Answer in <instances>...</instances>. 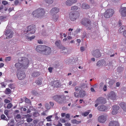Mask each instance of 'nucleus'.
Here are the masks:
<instances>
[{
	"mask_svg": "<svg viewBox=\"0 0 126 126\" xmlns=\"http://www.w3.org/2000/svg\"><path fill=\"white\" fill-rule=\"evenodd\" d=\"M11 60V57H8L6 58L5 61H10Z\"/></svg>",
	"mask_w": 126,
	"mask_h": 126,
	"instance_id": "obj_51",
	"label": "nucleus"
},
{
	"mask_svg": "<svg viewBox=\"0 0 126 126\" xmlns=\"http://www.w3.org/2000/svg\"><path fill=\"white\" fill-rule=\"evenodd\" d=\"M120 106L123 110L126 111V104L124 103H122L120 104Z\"/></svg>",
	"mask_w": 126,
	"mask_h": 126,
	"instance_id": "obj_24",
	"label": "nucleus"
},
{
	"mask_svg": "<svg viewBox=\"0 0 126 126\" xmlns=\"http://www.w3.org/2000/svg\"><path fill=\"white\" fill-rule=\"evenodd\" d=\"M14 4L15 5H17L19 3V2L18 0H15L14 2Z\"/></svg>",
	"mask_w": 126,
	"mask_h": 126,
	"instance_id": "obj_49",
	"label": "nucleus"
},
{
	"mask_svg": "<svg viewBox=\"0 0 126 126\" xmlns=\"http://www.w3.org/2000/svg\"><path fill=\"white\" fill-rule=\"evenodd\" d=\"M108 126H119V125L117 122L112 121L109 123Z\"/></svg>",
	"mask_w": 126,
	"mask_h": 126,
	"instance_id": "obj_22",
	"label": "nucleus"
},
{
	"mask_svg": "<svg viewBox=\"0 0 126 126\" xmlns=\"http://www.w3.org/2000/svg\"><path fill=\"white\" fill-rule=\"evenodd\" d=\"M51 49L50 47L45 46L42 52V54L45 55H48L51 53Z\"/></svg>",
	"mask_w": 126,
	"mask_h": 126,
	"instance_id": "obj_5",
	"label": "nucleus"
},
{
	"mask_svg": "<svg viewBox=\"0 0 126 126\" xmlns=\"http://www.w3.org/2000/svg\"><path fill=\"white\" fill-rule=\"evenodd\" d=\"M38 18H41L43 17L45 13L44 10L43 9H38Z\"/></svg>",
	"mask_w": 126,
	"mask_h": 126,
	"instance_id": "obj_7",
	"label": "nucleus"
},
{
	"mask_svg": "<svg viewBox=\"0 0 126 126\" xmlns=\"http://www.w3.org/2000/svg\"><path fill=\"white\" fill-rule=\"evenodd\" d=\"M77 41L78 43L77 44V46H79V45L80 43L81 42V40L79 39H77Z\"/></svg>",
	"mask_w": 126,
	"mask_h": 126,
	"instance_id": "obj_52",
	"label": "nucleus"
},
{
	"mask_svg": "<svg viewBox=\"0 0 126 126\" xmlns=\"http://www.w3.org/2000/svg\"><path fill=\"white\" fill-rule=\"evenodd\" d=\"M81 7L83 9H88L90 8V6L84 3L82 4Z\"/></svg>",
	"mask_w": 126,
	"mask_h": 126,
	"instance_id": "obj_26",
	"label": "nucleus"
},
{
	"mask_svg": "<svg viewBox=\"0 0 126 126\" xmlns=\"http://www.w3.org/2000/svg\"><path fill=\"white\" fill-rule=\"evenodd\" d=\"M8 86L11 89H13L15 88V86L13 84H10Z\"/></svg>",
	"mask_w": 126,
	"mask_h": 126,
	"instance_id": "obj_42",
	"label": "nucleus"
},
{
	"mask_svg": "<svg viewBox=\"0 0 126 126\" xmlns=\"http://www.w3.org/2000/svg\"><path fill=\"white\" fill-rule=\"evenodd\" d=\"M36 83L38 85H40L42 84V82L40 80H37L36 81Z\"/></svg>",
	"mask_w": 126,
	"mask_h": 126,
	"instance_id": "obj_45",
	"label": "nucleus"
},
{
	"mask_svg": "<svg viewBox=\"0 0 126 126\" xmlns=\"http://www.w3.org/2000/svg\"><path fill=\"white\" fill-rule=\"evenodd\" d=\"M69 15L70 19L73 21L75 20L78 17L76 13L74 12H71Z\"/></svg>",
	"mask_w": 126,
	"mask_h": 126,
	"instance_id": "obj_10",
	"label": "nucleus"
},
{
	"mask_svg": "<svg viewBox=\"0 0 126 126\" xmlns=\"http://www.w3.org/2000/svg\"><path fill=\"white\" fill-rule=\"evenodd\" d=\"M52 15V17L53 21H56L58 20L59 17V16L57 14H54L51 15Z\"/></svg>",
	"mask_w": 126,
	"mask_h": 126,
	"instance_id": "obj_23",
	"label": "nucleus"
},
{
	"mask_svg": "<svg viewBox=\"0 0 126 126\" xmlns=\"http://www.w3.org/2000/svg\"><path fill=\"white\" fill-rule=\"evenodd\" d=\"M118 112V111L115 110L114 108H113L112 111V114L115 115Z\"/></svg>",
	"mask_w": 126,
	"mask_h": 126,
	"instance_id": "obj_38",
	"label": "nucleus"
},
{
	"mask_svg": "<svg viewBox=\"0 0 126 126\" xmlns=\"http://www.w3.org/2000/svg\"><path fill=\"white\" fill-rule=\"evenodd\" d=\"M113 10L110 9L107 10L105 12L104 15V16L106 18H108L111 16L114 13Z\"/></svg>",
	"mask_w": 126,
	"mask_h": 126,
	"instance_id": "obj_4",
	"label": "nucleus"
},
{
	"mask_svg": "<svg viewBox=\"0 0 126 126\" xmlns=\"http://www.w3.org/2000/svg\"><path fill=\"white\" fill-rule=\"evenodd\" d=\"M48 4H51L53 1V0H44Z\"/></svg>",
	"mask_w": 126,
	"mask_h": 126,
	"instance_id": "obj_40",
	"label": "nucleus"
},
{
	"mask_svg": "<svg viewBox=\"0 0 126 126\" xmlns=\"http://www.w3.org/2000/svg\"><path fill=\"white\" fill-rule=\"evenodd\" d=\"M25 116L26 118H29L30 117H31V115H30L29 114H28L27 115H25Z\"/></svg>",
	"mask_w": 126,
	"mask_h": 126,
	"instance_id": "obj_60",
	"label": "nucleus"
},
{
	"mask_svg": "<svg viewBox=\"0 0 126 126\" xmlns=\"http://www.w3.org/2000/svg\"><path fill=\"white\" fill-rule=\"evenodd\" d=\"M25 102L26 103L30 104L31 103L30 100L29 99L27 98H26L25 99Z\"/></svg>",
	"mask_w": 126,
	"mask_h": 126,
	"instance_id": "obj_44",
	"label": "nucleus"
},
{
	"mask_svg": "<svg viewBox=\"0 0 126 126\" xmlns=\"http://www.w3.org/2000/svg\"><path fill=\"white\" fill-rule=\"evenodd\" d=\"M45 107L47 109H49L50 108V107L48 104L46 103L45 105Z\"/></svg>",
	"mask_w": 126,
	"mask_h": 126,
	"instance_id": "obj_47",
	"label": "nucleus"
},
{
	"mask_svg": "<svg viewBox=\"0 0 126 126\" xmlns=\"http://www.w3.org/2000/svg\"><path fill=\"white\" fill-rule=\"evenodd\" d=\"M78 7L77 6H72L71 9V10L72 11H75L77 10Z\"/></svg>",
	"mask_w": 126,
	"mask_h": 126,
	"instance_id": "obj_36",
	"label": "nucleus"
},
{
	"mask_svg": "<svg viewBox=\"0 0 126 126\" xmlns=\"http://www.w3.org/2000/svg\"><path fill=\"white\" fill-rule=\"evenodd\" d=\"M2 87H5V85L4 84V83L3 82H1L0 83Z\"/></svg>",
	"mask_w": 126,
	"mask_h": 126,
	"instance_id": "obj_61",
	"label": "nucleus"
},
{
	"mask_svg": "<svg viewBox=\"0 0 126 126\" xmlns=\"http://www.w3.org/2000/svg\"><path fill=\"white\" fill-rule=\"evenodd\" d=\"M106 81H109L108 83L110 86L112 85L115 82V81L114 80L111 79H107L106 80Z\"/></svg>",
	"mask_w": 126,
	"mask_h": 126,
	"instance_id": "obj_28",
	"label": "nucleus"
},
{
	"mask_svg": "<svg viewBox=\"0 0 126 126\" xmlns=\"http://www.w3.org/2000/svg\"><path fill=\"white\" fill-rule=\"evenodd\" d=\"M106 102V100L104 98L102 97L99 98L95 101L96 104L95 105V106L97 107L99 105L104 104Z\"/></svg>",
	"mask_w": 126,
	"mask_h": 126,
	"instance_id": "obj_3",
	"label": "nucleus"
},
{
	"mask_svg": "<svg viewBox=\"0 0 126 126\" xmlns=\"http://www.w3.org/2000/svg\"><path fill=\"white\" fill-rule=\"evenodd\" d=\"M4 102L6 103H9L10 102V101L7 99H5L4 100Z\"/></svg>",
	"mask_w": 126,
	"mask_h": 126,
	"instance_id": "obj_59",
	"label": "nucleus"
},
{
	"mask_svg": "<svg viewBox=\"0 0 126 126\" xmlns=\"http://www.w3.org/2000/svg\"><path fill=\"white\" fill-rule=\"evenodd\" d=\"M74 95L75 97H78L79 96L78 93L76 92H74Z\"/></svg>",
	"mask_w": 126,
	"mask_h": 126,
	"instance_id": "obj_55",
	"label": "nucleus"
},
{
	"mask_svg": "<svg viewBox=\"0 0 126 126\" xmlns=\"http://www.w3.org/2000/svg\"><path fill=\"white\" fill-rule=\"evenodd\" d=\"M96 65L97 66L99 67L106 66L107 65V64H106V62L104 60L99 61L97 62Z\"/></svg>",
	"mask_w": 126,
	"mask_h": 126,
	"instance_id": "obj_14",
	"label": "nucleus"
},
{
	"mask_svg": "<svg viewBox=\"0 0 126 126\" xmlns=\"http://www.w3.org/2000/svg\"><path fill=\"white\" fill-rule=\"evenodd\" d=\"M89 112H85L82 114V115L84 116H86L88 115Z\"/></svg>",
	"mask_w": 126,
	"mask_h": 126,
	"instance_id": "obj_43",
	"label": "nucleus"
},
{
	"mask_svg": "<svg viewBox=\"0 0 126 126\" xmlns=\"http://www.w3.org/2000/svg\"><path fill=\"white\" fill-rule=\"evenodd\" d=\"M107 86L105 85L104 86V87L103 88V89L104 90V91H106L107 90Z\"/></svg>",
	"mask_w": 126,
	"mask_h": 126,
	"instance_id": "obj_58",
	"label": "nucleus"
},
{
	"mask_svg": "<svg viewBox=\"0 0 126 126\" xmlns=\"http://www.w3.org/2000/svg\"><path fill=\"white\" fill-rule=\"evenodd\" d=\"M77 2V0H67L66 1L65 4L67 6H70Z\"/></svg>",
	"mask_w": 126,
	"mask_h": 126,
	"instance_id": "obj_15",
	"label": "nucleus"
},
{
	"mask_svg": "<svg viewBox=\"0 0 126 126\" xmlns=\"http://www.w3.org/2000/svg\"><path fill=\"white\" fill-rule=\"evenodd\" d=\"M60 49H61V52L63 53L64 55L69 54V53L68 52V49L63 46L61 47Z\"/></svg>",
	"mask_w": 126,
	"mask_h": 126,
	"instance_id": "obj_17",
	"label": "nucleus"
},
{
	"mask_svg": "<svg viewBox=\"0 0 126 126\" xmlns=\"http://www.w3.org/2000/svg\"><path fill=\"white\" fill-rule=\"evenodd\" d=\"M123 35L125 37H126V30L124 31L123 32Z\"/></svg>",
	"mask_w": 126,
	"mask_h": 126,
	"instance_id": "obj_64",
	"label": "nucleus"
},
{
	"mask_svg": "<svg viewBox=\"0 0 126 126\" xmlns=\"http://www.w3.org/2000/svg\"><path fill=\"white\" fill-rule=\"evenodd\" d=\"M104 105H101L97 107L98 109L100 111H103L106 109Z\"/></svg>",
	"mask_w": 126,
	"mask_h": 126,
	"instance_id": "obj_25",
	"label": "nucleus"
},
{
	"mask_svg": "<svg viewBox=\"0 0 126 126\" xmlns=\"http://www.w3.org/2000/svg\"><path fill=\"white\" fill-rule=\"evenodd\" d=\"M17 75L18 79L20 80L24 79L26 76L25 73L23 71L18 72Z\"/></svg>",
	"mask_w": 126,
	"mask_h": 126,
	"instance_id": "obj_8",
	"label": "nucleus"
},
{
	"mask_svg": "<svg viewBox=\"0 0 126 126\" xmlns=\"http://www.w3.org/2000/svg\"><path fill=\"white\" fill-rule=\"evenodd\" d=\"M120 14L123 17L126 16V7H122L120 10Z\"/></svg>",
	"mask_w": 126,
	"mask_h": 126,
	"instance_id": "obj_16",
	"label": "nucleus"
},
{
	"mask_svg": "<svg viewBox=\"0 0 126 126\" xmlns=\"http://www.w3.org/2000/svg\"><path fill=\"white\" fill-rule=\"evenodd\" d=\"M53 99L59 103L61 104L63 102V99L61 96L56 95L53 97Z\"/></svg>",
	"mask_w": 126,
	"mask_h": 126,
	"instance_id": "obj_9",
	"label": "nucleus"
},
{
	"mask_svg": "<svg viewBox=\"0 0 126 126\" xmlns=\"http://www.w3.org/2000/svg\"><path fill=\"white\" fill-rule=\"evenodd\" d=\"M92 54L94 56V57L98 58L100 57L101 56V54L99 50H96L92 52Z\"/></svg>",
	"mask_w": 126,
	"mask_h": 126,
	"instance_id": "obj_13",
	"label": "nucleus"
},
{
	"mask_svg": "<svg viewBox=\"0 0 126 126\" xmlns=\"http://www.w3.org/2000/svg\"><path fill=\"white\" fill-rule=\"evenodd\" d=\"M125 29V26H122L119 29V32H124Z\"/></svg>",
	"mask_w": 126,
	"mask_h": 126,
	"instance_id": "obj_35",
	"label": "nucleus"
},
{
	"mask_svg": "<svg viewBox=\"0 0 126 126\" xmlns=\"http://www.w3.org/2000/svg\"><path fill=\"white\" fill-rule=\"evenodd\" d=\"M80 93V96L81 97H83L86 95V93L84 91L82 90L79 92Z\"/></svg>",
	"mask_w": 126,
	"mask_h": 126,
	"instance_id": "obj_29",
	"label": "nucleus"
},
{
	"mask_svg": "<svg viewBox=\"0 0 126 126\" xmlns=\"http://www.w3.org/2000/svg\"><path fill=\"white\" fill-rule=\"evenodd\" d=\"M107 115L106 114L101 115L98 117V121L100 123H104L107 120Z\"/></svg>",
	"mask_w": 126,
	"mask_h": 126,
	"instance_id": "obj_6",
	"label": "nucleus"
},
{
	"mask_svg": "<svg viewBox=\"0 0 126 126\" xmlns=\"http://www.w3.org/2000/svg\"><path fill=\"white\" fill-rule=\"evenodd\" d=\"M90 22L91 21L89 20L83 19L82 22V23L86 26H88L90 25Z\"/></svg>",
	"mask_w": 126,
	"mask_h": 126,
	"instance_id": "obj_20",
	"label": "nucleus"
},
{
	"mask_svg": "<svg viewBox=\"0 0 126 126\" xmlns=\"http://www.w3.org/2000/svg\"><path fill=\"white\" fill-rule=\"evenodd\" d=\"M59 11V8L54 7L51 10L50 13L51 15L54 14H56L58 13Z\"/></svg>",
	"mask_w": 126,
	"mask_h": 126,
	"instance_id": "obj_19",
	"label": "nucleus"
},
{
	"mask_svg": "<svg viewBox=\"0 0 126 126\" xmlns=\"http://www.w3.org/2000/svg\"><path fill=\"white\" fill-rule=\"evenodd\" d=\"M32 119L30 118H27V122H31L32 121Z\"/></svg>",
	"mask_w": 126,
	"mask_h": 126,
	"instance_id": "obj_54",
	"label": "nucleus"
},
{
	"mask_svg": "<svg viewBox=\"0 0 126 126\" xmlns=\"http://www.w3.org/2000/svg\"><path fill=\"white\" fill-rule=\"evenodd\" d=\"M9 112V111L8 110H5L4 111V114L6 115V116H8V113Z\"/></svg>",
	"mask_w": 126,
	"mask_h": 126,
	"instance_id": "obj_50",
	"label": "nucleus"
},
{
	"mask_svg": "<svg viewBox=\"0 0 126 126\" xmlns=\"http://www.w3.org/2000/svg\"><path fill=\"white\" fill-rule=\"evenodd\" d=\"M33 115L34 116L36 117L39 115V113L37 112H34L33 113Z\"/></svg>",
	"mask_w": 126,
	"mask_h": 126,
	"instance_id": "obj_48",
	"label": "nucleus"
},
{
	"mask_svg": "<svg viewBox=\"0 0 126 126\" xmlns=\"http://www.w3.org/2000/svg\"><path fill=\"white\" fill-rule=\"evenodd\" d=\"M65 126H70L71 124L69 123H65Z\"/></svg>",
	"mask_w": 126,
	"mask_h": 126,
	"instance_id": "obj_62",
	"label": "nucleus"
},
{
	"mask_svg": "<svg viewBox=\"0 0 126 126\" xmlns=\"http://www.w3.org/2000/svg\"><path fill=\"white\" fill-rule=\"evenodd\" d=\"M39 13L38 12V9H37L33 11L32 13V14L34 17L38 18V16H38V13Z\"/></svg>",
	"mask_w": 126,
	"mask_h": 126,
	"instance_id": "obj_27",
	"label": "nucleus"
},
{
	"mask_svg": "<svg viewBox=\"0 0 126 126\" xmlns=\"http://www.w3.org/2000/svg\"><path fill=\"white\" fill-rule=\"evenodd\" d=\"M113 108H114L115 110L118 111L119 109V107L118 106L115 105L113 107Z\"/></svg>",
	"mask_w": 126,
	"mask_h": 126,
	"instance_id": "obj_41",
	"label": "nucleus"
},
{
	"mask_svg": "<svg viewBox=\"0 0 126 126\" xmlns=\"http://www.w3.org/2000/svg\"><path fill=\"white\" fill-rule=\"evenodd\" d=\"M40 73L38 72H34L31 74V76L33 77H36L39 76Z\"/></svg>",
	"mask_w": 126,
	"mask_h": 126,
	"instance_id": "obj_31",
	"label": "nucleus"
},
{
	"mask_svg": "<svg viewBox=\"0 0 126 126\" xmlns=\"http://www.w3.org/2000/svg\"><path fill=\"white\" fill-rule=\"evenodd\" d=\"M53 68L52 67H49L48 68V70L50 73H51L52 72V70Z\"/></svg>",
	"mask_w": 126,
	"mask_h": 126,
	"instance_id": "obj_57",
	"label": "nucleus"
},
{
	"mask_svg": "<svg viewBox=\"0 0 126 126\" xmlns=\"http://www.w3.org/2000/svg\"><path fill=\"white\" fill-rule=\"evenodd\" d=\"M35 28L34 26H28L24 31H23V34L28 40H31L34 39L35 36L33 35L30 37L31 35L34 34L35 32Z\"/></svg>",
	"mask_w": 126,
	"mask_h": 126,
	"instance_id": "obj_1",
	"label": "nucleus"
},
{
	"mask_svg": "<svg viewBox=\"0 0 126 126\" xmlns=\"http://www.w3.org/2000/svg\"><path fill=\"white\" fill-rule=\"evenodd\" d=\"M18 62H21L22 68H26L28 67L29 61L27 58H19Z\"/></svg>",
	"mask_w": 126,
	"mask_h": 126,
	"instance_id": "obj_2",
	"label": "nucleus"
},
{
	"mask_svg": "<svg viewBox=\"0 0 126 126\" xmlns=\"http://www.w3.org/2000/svg\"><path fill=\"white\" fill-rule=\"evenodd\" d=\"M85 47H80V50L81 52L85 50Z\"/></svg>",
	"mask_w": 126,
	"mask_h": 126,
	"instance_id": "obj_56",
	"label": "nucleus"
},
{
	"mask_svg": "<svg viewBox=\"0 0 126 126\" xmlns=\"http://www.w3.org/2000/svg\"><path fill=\"white\" fill-rule=\"evenodd\" d=\"M51 84L52 86L54 87H58L60 86L59 82L58 80L52 81Z\"/></svg>",
	"mask_w": 126,
	"mask_h": 126,
	"instance_id": "obj_21",
	"label": "nucleus"
},
{
	"mask_svg": "<svg viewBox=\"0 0 126 126\" xmlns=\"http://www.w3.org/2000/svg\"><path fill=\"white\" fill-rule=\"evenodd\" d=\"M75 89L76 91H79V89L78 87H76L75 88Z\"/></svg>",
	"mask_w": 126,
	"mask_h": 126,
	"instance_id": "obj_63",
	"label": "nucleus"
},
{
	"mask_svg": "<svg viewBox=\"0 0 126 126\" xmlns=\"http://www.w3.org/2000/svg\"><path fill=\"white\" fill-rule=\"evenodd\" d=\"M60 43L61 41L60 40L56 41L55 43V45L59 48H61V47L60 46Z\"/></svg>",
	"mask_w": 126,
	"mask_h": 126,
	"instance_id": "obj_30",
	"label": "nucleus"
},
{
	"mask_svg": "<svg viewBox=\"0 0 126 126\" xmlns=\"http://www.w3.org/2000/svg\"><path fill=\"white\" fill-rule=\"evenodd\" d=\"M108 99H112L113 100H115L116 98V95L113 91L110 92L108 94Z\"/></svg>",
	"mask_w": 126,
	"mask_h": 126,
	"instance_id": "obj_12",
	"label": "nucleus"
},
{
	"mask_svg": "<svg viewBox=\"0 0 126 126\" xmlns=\"http://www.w3.org/2000/svg\"><path fill=\"white\" fill-rule=\"evenodd\" d=\"M45 46L39 45L37 46L36 48V50L42 54V52Z\"/></svg>",
	"mask_w": 126,
	"mask_h": 126,
	"instance_id": "obj_18",
	"label": "nucleus"
},
{
	"mask_svg": "<svg viewBox=\"0 0 126 126\" xmlns=\"http://www.w3.org/2000/svg\"><path fill=\"white\" fill-rule=\"evenodd\" d=\"M5 34L7 38H12L13 34V32L9 30H7L5 32Z\"/></svg>",
	"mask_w": 126,
	"mask_h": 126,
	"instance_id": "obj_11",
	"label": "nucleus"
},
{
	"mask_svg": "<svg viewBox=\"0 0 126 126\" xmlns=\"http://www.w3.org/2000/svg\"><path fill=\"white\" fill-rule=\"evenodd\" d=\"M15 65L16 67L18 68H22L21 65V64L20 62H18V63H16Z\"/></svg>",
	"mask_w": 126,
	"mask_h": 126,
	"instance_id": "obj_32",
	"label": "nucleus"
},
{
	"mask_svg": "<svg viewBox=\"0 0 126 126\" xmlns=\"http://www.w3.org/2000/svg\"><path fill=\"white\" fill-rule=\"evenodd\" d=\"M72 122L73 124H79L81 122L80 121H78L74 119L72 120Z\"/></svg>",
	"mask_w": 126,
	"mask_h": 126,
	"instance_id": "obj_34",
	"label": "nucleus"
},
{
	"mask_svg": "<svg viewBox=\"0 0 126 126\" xmlns=\"http://www.w3.org/2000/svg\"><path fill=\"white\" fill-rule=\"evenodd\" d=\"M2 3L4 5H5L7 4H8V2L7 1L5 0H3L2 2Z\"/></svg>",
	"mask_w": 126,
	"mask_h": 126,
	"instance_id": "obj_53",
	"label": "nucleus"
},
{
	"mask_svg": "<svg viewBox=\"0 0 126 126\" xmlns=\"http://www.w3.org/2000/svg\"><path fill=\"white\" fill-rule=\"evenodd\" d=\"M11 91L9 88H7L6 89L5 93L6 94H9L11 93Z\"/></svg>",
	"mask_w": 126,
	"mask_h": 126,
	"instance_id": "obj_33",
	"label": "nucleus"
},
{
	"mask_svg": "<svg viewBox=\"0 0 126 126\" xmlns=\"http://www.w3.org/2000/svg\"><path fill=\"white\" fill-rule=\"evenodd\" d=\"M13 105L11 103H10L8 104L7 106V108L8 109H10L12 107Z\"/></svg>",
	"mask_w": 126,
	"mask_h": 126,
	"instance_id": "obj_46",
	"label": "nucleus"
},
{
	"mask_svg": "<svg viewBox=\"0 0 126 126\" xmlns=\"http://www.w3.org/2000/svg\"><path fill=\"white\" fill-rule=\"evenodd\" d=\"M1 119L8 121V119L7 118H6L4 114H2L1 115Z\"/></svg>",
	"mask_w": 126,
	"mask_h": 126,
	"instance_id": "obj_37",
	"label": "nucleus"
},
{
	"mask_svg": "<svg viewBox=\"0 0 126 126\" xmlns=\"http://www.w3.org/2000/svg\"><path fill=\"white\" fill-rule=\"evenodd\" d=\"M52 116L50 115L49 116L47 117L46 118V119H47V121L48 122H50L52 121L51 118L52 117Z\"/></svg>",
	"mask_w": 126,
	"mask_h": 126,
	"instance_id": "obj_39",
	"label": "nucleus"
}]
</instances>
